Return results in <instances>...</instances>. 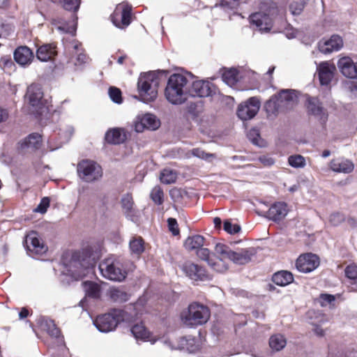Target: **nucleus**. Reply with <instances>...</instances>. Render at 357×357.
<instances>
[{"label": "nucleus", "mask_w": 357, "mask_h": 357, "mask_svg": "<svg viewBox=\"0 0 357 357\" xmlns=\"http://www.w3.org/2000/svg\"><path fill=\"white\" fill-rule=\"evenodd\" d=\"M73 129L72 128H68L67 133L62 132L61 135H63V137H64L63 142H66L68 141V139H70V137L73 135Z\"/></svg>", "instance_id": "e2e57ef3"}, {"label": "nucleus", "mask_w": 357, "mask_h": 357, "mask_svg": "<svg viewBox=\"0 0 357 357\" xmlns=\"http://www.w3.org/2000/svg\"><path fill=\"white\" fill-rule=\"evenodd\" d=\"M224 230L229 234H235L240 231L241 227L237 224H233L230 220L224 222Z\"/></svg>", "instance_id": "09e8293b"}, {"label": "nucleus", "mask_w": 357, "mask_h": 357, "mask_svg": "<svg viewBox=\"0 0 357 357\" xmlns=\"http://www.w3.org/2000/svg\"><path fill=\"white\" fill-rule=\"evenodd\" d=\"M50 206V199L43 197L38 206L33 210L36 213H45Z\"/></svg>", "instance_id": "864d4df0"}, {"label": "nucleus", "mask_w": 357, "mask_h": 357, "mask_svg": "<svg viewBox=\"0 0 357 357\" xmlns=\"http://www.w3.org/2000/svg\"><path fill=\"white\" fill-rule=\"evenodd\" d=\"M329 167L334 172L349 174L354 171L355 165L351 160L337 158L330 161Z\"/></svg>", "instance_id": "aec40b11"}, {"label": "nucleus", "mask_w": 357, "mask_h": 357, "mask_svg": "<svg viewBox=\"0 0 357 357\" xmlns=\"http://www.w3.org/2000/svg\"><path fill=\"white\" fill-rule=\"evenodd\" d=\"M213 223L215 225V228L220 229L222 225V220L220 218L216 217L213 219Z\"/></svg>", "instance_id": "69168bd1"}, {"label": "nucleus", "mask_w": 357, "mask_h": 357, "mask_svg": "<svg viewBox=\"0 0 357 357\" xmlns=\"http://www.w3.org/2000/svg\"><path fill=\"white\" fill-rule=\"evenodd\" d=\"M288 162L290 166L294 168H302L305 166V160L304 157L301 155L289 156Z\"/></svg>", "instance_id": "a18cd8bd"}, {"label": "nucleus", "mask_w": 357, "mask_h": 357, "mask_svg": "<svg viewBox=\"0 0 357 357\" xmlns=\"http://www.w3.org/2000/svg\"><path fill=\"white\" fill-rule=\"evenodd\" d=\"M214 86L208 81L195 80L189 88V95L197 97H208L212 96Z\"/></svg>", "instance_id": "2eb2a0df"}, {"label": "nucleus", "mask_w": 357, "mask_h": 357, "mask_svg": "<svg viewBox=\"0 0 357 357\" xmlns=\"http://www.w3.org/2000/svg\"><path fill=\"white\" fill-rule=\"evenodd\" d=\"M163 191L159 186L154 187L151 192V197L152 200L159 205L162 204L163 202Z\"/></svg>", "instance_id": "de8ad7c7"}, {"label": "nucleus", "mask_w": 357, "mask_h": 357, "mask_svg": "<svg viewBox=\"0 0 357 357\" xmlns=\"http://www.w3.org/2000/svg\"><path fill=\"white\" fill-rule=\"evenodd\" d=\"M259 107L260 102L259 99L256 97H252L239 105L237 115L243 121L251 119L257 114Z\"/></svg>", "instance_id": "9b49d317"}, {"label": "nucleus", "mask_w": 357, "mask_h": 357, "mask_svg": "<svg viewBox=\"0 0 357 357\" xmlns=\"http://www.w3.org/2000/svg\"><path fill=\"white\" fill-rule=\"evenodd\" d=\"M287 344L286 339L280 334L272 335L269 340L270 347L275 351L282 349Z\"/></svg>", "instance_id": "a19ab883"}, {"label": "nucleus", "mask_w": 357, "mask_h": 357, "mask_svg": "<svg viewBox=\"0 0 357 357\" xmlns=\"http://www.w3.org/2000/svg\"><path fill=\"white\" fill-rule=\"evenodd\" d=\"M305 2H294L291 3L289 8L294 15L301 14L305 7Z\"/></svg>", "instance_id": "5fc2aeb1"}, {"label": "nucleus", "mask_w": 357, "mask_h": 357, "mask_svg": "<svg viewBox=\"0 0 357 357\" xmlns=\"http://www.w3.org/2000/svg\"><path fill=\"white\" fill-rule=\"evenodd\" d=\"M345 275L351 280L355 282L352 284L354 286L351 287V290L357 291V266L354 264L349 265L345 268Z\"/></svg>", "instance_id": "37998d69"}, {"label": "nucleus", "mask_w": 357, "mask_h": 357, "mask_svg": "<svg viewBox=\"0 0 357 357\" xmlns=\"http://www.w3.org/2000/svg\"><path fill=\"white\" fill-rule=\"evenodd\" d=\"M342 46L343 40L337 35H333L328 40H322L319 43V50L324 54H330L333 52L339 51Z\"/></svg>", "instance_id": "4be33fe9"}, {"label": "nucleus", "mask_w": 357, "mask_h": 357, "mask_svg": "<svg viewBox=\"0 0 357 357\" xmlns=\"http://www.w3.org/2000/svg\"><path fill=\"white\" fill-rule=\"evenodd\" d=\"M130 249L132 253L139 255L144 250V241L142 237H133L130 241Z\"/></svg>", "instance_id": "79ce46f5"}, {"label": "nucleus", "mask_w": 357, "mask_h": 357, "mask_svg": "<svg viewBox=\"0 0 357 357\" xmlns=\"http://www.w3.org/2000/svg\"><path fill=\"white\" fill-rule=\"evenodd\" d=\"M131 333L137 340L150 342L151 344H154L157 341V339L150 333L143 324L134 325L131 328Z\"/></svg>", "instance_id": "bb28decb"}, {"label": "nucleus", "mask_w": 357, "mask_h": 357, "mask_svg": "<svg viewBox=\"0 0 357 357\" xmlns=\"http://www.w3.org/2000/svg\"><path fill=\"white\" fill-rule=\"evenodd\" d=\"M131 10L126 3L118 4L111 16L113 24L120 29L127 27L131 22Z\"/></svg>", "instance_id": "9d476101"}, {"label": "nucleus", "mask_w": 357, "mask_h": 357, "mask_svg": "<svg viewBox=\"0 0 357 357\" xmlns=\"http://www.w3.org/2000/svg\"><path fill=\"white\" fill-rule=\"evenodd\" d=\"M52 25L55 26L61 33H69L74 34L76 31V21L66 22L62 18H53L51 21Z\"/></svg>", "instance_id": "c85d7f7f"}, {"label": "nucleus", "mask_w": 357, "mask_h": 357, "mask_svg": "<svg viewBox=\"0 0 357 357\" xmlns=\"http://www.w3.org/2000/svg\"><path fill=\"white\" fill-rule=\"evenodd\" d=\"M56 54L57 51L54 44H45L37 50L36 56L41 61H48L52 60Z\"/></svg>", "instance_id": "cd10ccee"}, {"label": "nucleus", "mask_w": 357, "mask_h": 357, "mask_svg": "<svg viewBox=\"0 0 357 357\" xmlns=\"http://www.w3.org/2000/svg\"><path fill=\"white\" fill-rule=\"evenodd\" d=\"M318 301L321 306L326 307L331 305L335 301V296L331 294H321L318 298Z\"/></svg>", "instance_id": "3c124183"}, {"label": "nucleus", "mask_w": 357, "mask_h": 357, "mask_svg": "<svg viewBox=\"0 0 357 357\" xmlns=\"http://www.w3.org/2000/svg\"><path fill=\"white\" fill-rule=\"evenodd\" d=\"M317 70L321 84L328 85L333 79L336 68L334 64L324 61L317 66Z\"/></svg>", "instance_id": "412c9836"}, {"label": "nucleus", "mask_w": 357, "mask_h": 357, "mask_svg": "<svg viewBox=\"0 0 357 357\" xmlns=\"http://www.w3.org/2000/svg\"><path fill=\"white\" fill-rule=\"evenodd\" d=\"M259 160L264 165V166H271L273 165L274 160L268 156V155H261L259 158Z\"/></svg>", "instance_id": "bf43d9fd"}, {"label": "nucleus", "mask_w": 357, "mask_h": 357, "mask_svg": "<svg viewBox=\"0 0 357 357\" xmlns=\"http://www.w3.org/2000/svg\"><path fill=\"white\" fill-rule=\"evenodd\" d=\"M210 315L208 307L199 303H192L181 312V319L184 325L195 327L206 324Z\"/></svg>", "instance_id": "7ed1b4c3"}, {"label": "nucleus", "mask_w": 357, "mask_h": 357, "mask_svg": "<svg viewBox=\"0 0 357 357\" xmlns=\"http://www.w3.org/2000/svg\"><path fill=\"white\" fill-rule=\"evenodd\" d=\"M337 66L344 76L351 79L357 77V63H354L351 58L344 56L340 59Z\"/></svg>", "instance_id": "5701e85b"}, {"label": "nucleus", "mask_w": 357, "mask_h": 357, "mask_svg": "<svg viewBox=\"0 0 357 357\" xmlns=\"http://www.w3.org/2000/svg\"><path fill=\"white\" fill-rule=\"evenodd\" d=\"M222 77L224 82L230 86H233L239 79L238 73L236 68L225 70Z\"/></svg>", "instance_id": "58836bf2"}, {"label": "nucleus", "mask_w": 357, "mask_h": 357, "mask_svg": "<svg viewBox=\"0 0 357 357\" xmlns=\"http://www.w3.org/2000/svg\"><path fill=\"white\" fill-rule=\"evenodd\" d=\"M160 121L155 115L146 114L142 116H138L134 122L135 130L142 132L145 129L155 130L160 126Z\"/></svg>", "instance_id": "4468645a"}, {"label": "nucleus", "mask_w": 357, "mask_h": 357, "mask_svg": "<svg viewBox=\"0 0 357 357\" xmlns=\"http://www.w3.org/2000/svg\"><path fill=\"white\" fill-rule=\"evenodd\" d=\"M109 95L110 98L114 101V102L117 104H120L122 102V97H121V92L120 89L116 87H110L109 89Z\"/></svg>", "instance_id": "8fccbe9b"}, {"label": "nucleus", "mask_w": 357, "mask_h": 357, "mask_svg": "<svg viewBox=\"0 0 357 357\" xmlns=\"http://www.w3.org/2000/svg\"><path fill=\"white\" fill-rule=\"evenodd\" d=\"M93 271V265L90 258L82 259V260L80 261L73 256L69 264L67 266L66 274L70 275L75 280H79L92 273Z\"/></svg>", "instance_id": "1a4fd4ad"}, {"label": "nucleus", "mask_w": 357, "mask_h": 357, "mask_svg": "<svg viewBox=\"0 0 357 357\" xmlns=\"http://www.w3.org/2000/svg\"><path fill=\"white\" fill-rule=\"evenodd\" d=\"M167 222L169 230L172 233L173 235H178L179 234V229L176 220L170 218L167 220Z\"/></svg>", "instance_id": "13d9d810"}, {"label": "nucleus", "mask_w": 357, "mask_h": 357, "mask_svg": "<svg viewBox=\"0 0 357 357\" xmlns=\"http://www.w3.org/2000/svg\"><path fill=\"white\" fill-rule=\"evenodd\" d=\"M66 49L71 54L68 62L75 66L82 65L88 61L87 56L84 53L81 44L76 40L66 45Z\"/></svg>", "instance_id": "dca6fc26"}, {"label": "nucleus", "mask_w": 357, "mask_h": 357, "mask_svg": "<svg viewBox=\"0 0 357 357\" xmlns=\"http://www.w3.org/2000/svg\"><path fill=\"white\" fill-rule=\"evenodd\" d=\"M1 66L3 69L14 66L13 62L10 59H3L1 61Z\"/></svg>", "instance_id": "052dcab7"}, {"label": "nucleus", "mask_w": 357, "mask_h": 357, "mask_svg": "<svg viewBox=\"0 0 357 357\" xmlns=\"http://www.w3.org/2000/svg\"><path fill=\"white\" fill-rule=\"evenodd\" d=\"M307 109L308 113L314 116L320 121L324 123L327 120L328 114L323 107L321 102L317 98L308 97L307 98Z\"/></svg>", "instance_id": "6ab92c4d"}, {"label": "nucleus", "mask_w": 357, "mask_h": 357, "mask_svg": "<svg viewBox=\"0 0 357 357\" xmlns=\"http://www.w3.org/2000/svg\"><path fill=\"white\" fill-rule=\"evenodd\" d=\"M159 79L152 72L141 74L137 82V89L141 100L144 102L154 100L157 98Z\"/></svg>", "instance_id": "20e7f679"}, {"label": "nucleus", "mask_w": 357, "mask_h": 357, "mask_svg": "<svg viewBox=\"0 0 357 357\" xmlns=\"http://www.w3.org/2000/svg\"><path fill=\"white\" fill-rule=\"evenodd\" d=\"M314 331V333L319 336H323L324 335V331L319 326H316Z\"/></svg>", "instance_id": "338daca9"}, {"label": "nucleus", "mask_w": 357, "mask_h": 357, "mask_svg": "<svg viewBox=\"0 0 357 357\" xmlns=\"http://www.w3.org/2000/svg\"><path fill=\"white\" fill-rule=\"evenodd\" d=\"M121 205L125 214L128 217H133L135 215L134 202L130 195H126L122 197Z\"/></svg>", "instance_id": "e433bc0d"}, {"label": "nucleus", "mask_w": 357, "mask_h": 357, "mask_svg": "<svg viewBox=\"0 0 357 357\" xmlns=\"http://www.w3.org/2000/svg\"><path fill=\"white\" fill-rule=\"evenodd\" d=\"M33 57V52L26 46L19 47L14 52L15 61L22 66H29Z\"/></svg>", "instance_id": "393cba45"}, {"label": "nucleus", "mask_w": 357, "mask_h": 357, "mask_svg": "<svg viewBox=\"0 0 357 357\" xmlns=\"http://www.w3.org/2000/svg\"><path fill=\"white\" fill-rule=\"evenodd\" d=\"M204 238L201 235H193L187 238L184 243V246L186 250L189 251H196V253H198V251L201 249H206L203 248L204 244Z\"/></svg>", "instance_id": "7c9ffc66"}, {"label": "nucleus", "mask_w": 357, "mask_h": 357, "mask_svg": "<svg viewBox=\"0 0 357 357\" xmlns=\"http://www.w3.org/2000/svg\"><path fill=\"white\" fill-rule=\"evenodd\" d=\"M348 224L349 226H351L353 228L357 227V220L354 218H349L348 219Z\"/></svg>", "instance_id": "774afa93"}, {"label": "nucleus", "mask_w": 357, "mask_h": 357, "mask_svg": "<svg viewBox=\"0 0 357 357\" xmlns=\"http://www.w3.org/2000/svg\"><path fill=\"white\" fill-rule=\"evenodd\" d=\"M294 280L291 273L287 271H282L275 273L273 276V282L279 286H286Z\"/></svg>", "instance_id": "72a5a7b5"}, {"label": "nucleus", "mask_w": 357, "mask_h": 357, "mask_svg": "<svg viewBox=\"0 0 357 357\" xmlns=\"http://www.w3.org/2000/svg\"><path fill=\"white\" fill-rule=\"evenodd\" d=\"M248 137L254 144L261 146L259 143L261 138L257 129H251L248 134Z\"/></svg>", "instance_id": "6e6d98bb"}, {"label": "nucleus", "mask_w": 357, "mask_h": 357, "mask_svg": "<svg viewBox=\"0 0 357 357\" xmlns=\"http://www.w3.org/2000/svg\"><path fill=\"white\" fill-rule=\"evenodd\" d=\"M41 328L45 331L51 337H59L60 334L59 329L56 326L54 321L51 319H43L41 323Z\"/></svg>", "instance_id": "ea45409f"}, {"label": "nucleus", "mask_w": 357, "mask_h": 357, "mask_svg": "<svg viewBox=\"0 0 357 357\" xmlns=\"http://www.w3.org/2000/svg\"><path fill=\"white\" fill-rule=\"evenodd\" d=\"M178 348L193 353L199 349V344L194 337H183L180 338Z\"/></svg>", "instance_id": "473e14b6"}, {"label": "nucleus", "mask_w": 357, "mask_h": 357, "mask_svg": "<svg viewBox=\"0 0 357 357\" xmlns=\"http://www.w3.org/2000/svg\"><path fill=\"white\" fill-rule=\"evenodd\" d=\"M126 139V135L123 129L113 128L108 130L105 135L107 142L114 144L123 143Z\"/></svg>", "instance_id": "2f4dec72"}, {"label": "nucleus", "mask_w": 357, "mask_h": 357, "mask_svg": "<svg viewBox=\"0 0 357 357\" xmlns=\"http://www.w3.org/2000/svg\"><path fill=\"white\" fill-rule=\"evenodd\" d=\"M296 91L291 89L282 90L278 95L272 97L266 103V107L274 110L288 109L297 102Z\"/></svg>", "instance_id": "0eeeda50"}, {"label": "nucleus", "mask_w": 357, "mask_h": 357, "mask_svg": "<svg viewBox=\"0 0 357 357\" xmlns=\"http://www.w3.org/2000/svg\"><path fill=\"white\" fill-rule=\"evenodd\" d=\"M344 220V215L340 213H332L329 217V222L331 225L337 226Z\"/></svg>", "instance_id": "4d7b16f0"}, {"label": "nucleus", "mask_w": 357, "mask_h": 357, "mask_svg": "<svg viewBox=\"0 0 357 357\" xmlns=\"http://www.w3.org/2000/svg\"><path fill=\"white\" fill-rule=\"evenodd\" d=\"M191 154L195 157H197L207 161H211L215 158L214 154L206 153L204 150L199 148L192 149Z\"/></svg>", "instance_id": "49530a36"}, {"label": "nucleus", "mask_w": 357, "mask_h": 357, "mask_svg": "<svg viewBox=\"0 0 357 357\" xmlns=\"http://www.w3.org/2000/svg\"><path fill=\"white\" fill-rule=\"evenodd\" d=\"M25 244L28 251L32 255H43L47 250L38 234L33 231L26 236Z\"/></svg>", "instance_id": "ddd939ff"}, {"label": "nucleus", "mask_w": 357, "mask_h": 357, "mask_svg": "<svg viewBox=\"0 0 357 357\" xmlns=\"http://www.w3.org/2000/svg\"><path fill=\"white\" fill-rule=\"evenodd\" d=\"M84 291L89 297L98 298L100 296V286L91 281H86L82 283Z\"/></svg>", "instance_id": "f704fd0d"}, {"label": "nucleus", "mask_w": 357, "mask_h": 357, "mask_svg": "<svg viewBox=\"0 0 357 357\" xmlns=\"http://www.w3.org/2000/svg\"><path fill=\"white\" fill-rule=\"evenodd\" d=\"M319 264L320 261L317 255L312 253H305L298 257L296 261V267L298 271L307 273L315 270L319 266Z\"/></svg>", "instance_id": "f8f14e48"}, {"label": "nucleus", "mask_w": 357, "mask_h": 357, "mask_svg": "<svg viewBox=\"0 0 357 357\" xmlns=\"http://www.w3.org/2000/svg\"><path fill=\"white\" fill-rule=\"evenodd\" d=\"M188 83L186 76L177 73L172 75L168 79L165 91L167 100L172 105L184 103L189 95Z\"/></svg>", "instance_id": "f03ea898"}, {"label": "nucleus", "mask_w": 357, "mask_h": 357, "mask_svg": "<svg viewBox=\"0 0 357 357\" xmlns=\"http://www.w3.org/2000/svg\"><path fill=\"white\" fill-rule=\"evenodd\" d=\"M77 172L79 178L86 183L96 181L102 176V167L97 162L90 160L80 161L77 164Z\"/></svg>", "instance_id": "6e6552de"}, {"label": "nucleus", "mask_w": 357, "mask_h": 357, "mask_svg": "<svg viewBox=\"0 0 357 357\" xmlns=\"http://www.w3.org/2000/svg\"><path fill=\"white\" fill-rule=\"evenodd\" d=\"M99 270L104 278L113 281L121 282L127 275L119 261L112 257L103 260L99 264Z\"/></svg>", "instance_id": "423d86ee"}, {"label": "nucleus", "mask_w": 357, "mask_h": 357, "mask_svg": "<svg viewBox=\"0 0 357 357\" xmlns=\"http://www.w3.org/2000/svg\"><path fill=\"white\" fill-rule=\"evenodd\" d=\"M126 319V312L123 310L114 309L107 314L98 316L94 321V325L100 332L108 333L114 330L119 323Z\"/></svg>", "instance_id": "39448f33"}, {"label": "nucleus", "mask_w": 357, "mask_h": 357, "mask_svg": "<svg viewBox=\"0 0 357 357\" xmlns=\"http://www.w3.org/2000/svg\"><path fill=\"white\" fill-rule=\"evenodd\" d=\"M26 98L28 99L31 106L38 107L39 109H43V91L39 86L32 84L29 86Z\"/></svg>", "instance_id": "b1692460"}, {"label": "nucleus", "mask_w": 357, "mask_h": 357, "mask_svg": "<svg viewBox=\"0 0 357 357\" xmlns=\"http://www.w3.org/2000/svg\"><path fill=\"white\" fill-rule=\"evenodd\" d=\"M232 253L233 251L228 245L218 243L215 245L213 254L208 249H201L198 251L197 257L206 261L214 271L224 272L228 268L227 260L231 261Z\"/></svg>", "instance_id": "f257e3e1"}, {"label": "nucleus", "mask_w": 357, "mask_h": 357, "mask_svg": "<svg viewBox=\"0 0 357 357\" xmlns=\"http://www.w3.org/2000/svg\"><path fill=\"white\" fill-rule=\"evenodd\" d=\"M182 270L188 277L195 281H203L209 278L204 268L190 261L182 266Z\"/></svg>", "instance_id": "a211bd4d"}, {"label": "nucleus", "mask_w": 357, "mask_h": 357, "mask_svg": "<svg viewBox=\"0 0 357 357\" xmlns=\"http://www.w3.org/2000/svg\"><path fill=\"white\" fill-rule=\"evenodd\" d=\"M8 118V112L6 109L0 107V123L4 122Z\"/></svg>", "instance_id": "680f3d73"}, {"label": "nucleus", "mask_w": 357, "mask_h": 357, "mask_svg": "<svg viewBox=\"0 0 357 357\" xmlns=\"http://www.w3.org/2000/svg\"><path fill=\"white\" fill-rule=\"evenodd\" d=\"M63 7L68 10H77L79 6V0H61Z\"/></svg>", "instance_id": "603ef678"}, {"label": "nucleus", "mask_w": 357, "mask_h": 357, "mask_svg": "<svg viewBox=\"0 0 357 357\" xmlns=\"http://www.w3.org/2000/svg\"><path fill=\"white\" fill-rule=\"evenodd\" d=\"M275 10L270 11L268 14L262 13H255L250 15V22L255 25L259 31L266 32L271 30L272 26V19L270 15H273Z\"/></svg>", "instance_id": "f3484780"}, {"label": "nucleus", "mask_w": 357, "mask_h": 357, "mask_svg": "<svg viewBox=\"0 0 357 357\" xmlns=\"http://www.w3.org/2000/svg\"><path fill=\"white\" fill-rule=\"evenodd\" d=\"M29 315V311L26 308H22L19 313L20 319H22L27 317Z\"/></svg>", "instance_id": "0e129e2a"}, {"label": "nucleus", "mask_w": 357, "mask_h": 357, "mask_svg": "<svg viewBox=\"0 0 357 357\" xmlns=\"http://www.w3.org/2000/svg\"><path fill=\"white\" fill-rule=\"evenodd\" d=\"M287 212V204L284 202H278L271 206L266 216L273 221H280L284 218Z\"/></svg>", "instance_id": "a878e982"}, {"label": "nucleus", "mask_w": 357, "mask_h": 357, "mask_svg": "<svg viewBox=\"0 0 357 357\" xmlns=\"http://www.w3.org/2000/svg\"><path fill=\"white\" fill-rule=\"evenodd\" d=\"M109 297L115 302H125L128 300V294L121 287H111Z\"/></svg>", "instance_id": "4c0bfd02"}, {"label": "nucleus", "mask_w": 357, "mask_h": 357, "mask_svg": "<svg viewBox=\"0 0 357 357\" xmlns=\"http://www.w3.org/2000/svg\"><path fill=\"white\" fill-rule=\"evenodd\" d=\"M255 251L253 248L242 250L239 252H234L232 253V257L231 261L238 264H245L248 263L253 255H255Z\"/></svg>", "instance_id": "c756f323"}, {"label": "nucleus", "mask_w": 357, "mask_h": 357, "mask_svg": "<svg viewBox=\"0 0 357 357\" xmlns=\"http://www.w3.org/2000/svg\"><path fill=\"white\" fill-rule=\"evenodd\" d=\"M160 179L165 184L173 183L176 180V172L170 169H165L160 173Z\"/></svg>", "instance_id": "c03bdc74"}, {"label": "nucleus", "mask_w": 357, "mask_h": 357, "mask_svg": "<svg viewBox=\"0 0 357 357\" xmlns=\"http://www.w3.org/2000/svg\"><path fill=\"white\" fill-rule=\"evenodd\" d=\"M41 142V136L38 133H32L29 135L22 143V149H35L38 148Z\"/></svg>", "instance_id": "c9c22d12"}]
</instances>
